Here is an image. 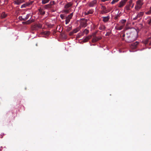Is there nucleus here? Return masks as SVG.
Masks as SVG:
<instances>
[{"label":"nucleus","instance_id":"4468645a","mask_svg":"<svg viewBox=\"0 0 151 151\" xmlns=\"http://www.w3.org/2000/svg\"><path fill=\"white\" fill-rule=\"evenodd\" d=\"M81 29V27L80 26H79L78 27L76 28V29H74L73 31V32L74 33H76L78 32Z\"/></svg>","mask_w":151,"mask_h":151},{"label":"nucleus","instance_id":"6e6552de","mask_svg":"<svg viewBox=\"0 0 151 151\" xmlns=\"http://www.w3.org/2000/svg\"><path fill=\"white\" fill-rule=\"evenodd\" d=\"M124 26V24H123L120 26L118 25L115 27V28L117 30H121L123 29V27Z\"/></svg>","mask_w":151,"mask_h":151},{"label":"nucleus","instance_id":"20e7f679","mask_svg":"<svg viewBox=\"0 0 151 151\" xmlns=\"http://www.w3.org/2000/svg\"><path fill=\"white\" fill-rule=\"evenodd\" d=\"M97 0H94L89 2L88 6L90 7H93L97 3Z\"/></svg>","mask_w":151,"mask_h":151},{"label":"nucleus","instance_id":"f257e3e1","mask_svg":"<svg viewBox=\"0 0 151 151\" xmlns=\"http://www.w3.org/2000/svg\"><path fill=\"white\" fill-rule=\"evenodd\" d=\"M42 27V24L40 23L35 24L32 25L31 29L32 30H37L41 28Z\"/></svg>","mask_w":151,"mask_h":151},{"label":"nucleus","instance_id":"49530a36","mask_svg":"<svg viewBox=\"0 0 151 151\" xmlns=\"http://www.w3.org/2000/svg\"><path fill=\"white\" fill-rule=\"evenodd\" d=\"M125 34H124L123 35V36H122L123 37H125Z\"/></svg>","mask_w":151,"mask_h":151},{"label":"nucleus","instance_id":"412c9836","mask_svg":"<svg viewBox=\"0 0 151 151\" xmlns=\"http://www.w3.org/2000/svg\"><path fill=\"white\" fill-rule=\"evenodd\" d=\"M110 12V11H108L107 10H102L101 11V13L102 14H106Z\"/></svg>","mask_w":151,"mask_h":151},{"label":"nucleus","instance_id":"cd10ccee","mask_svg":"<svg viewBox=\"0 0 151 151\" xmlns=\"http://www.w3.org/2000/svg\"><path fill=\"white\" fill-rule=\"evenodd\" d=\"M126 22V20L125 19H122L121 21V23L123 24H124L125 25V23Z\"/></svg>","mask_w":151,"mask_h":151},{"label":"nucleus","instance_id":"5701e85b","mask_svg":"<svg viewBox=\"0 0 151 151\" xmlns=\"http://www.w3.org/2000/svg\"><path fill=\"white\" fill-rule=\"evenodd\" d=\"M50 0H42V3L43 4H45L49 2Z\"/></svg>","mask_w":151,"mask_h":151},{"label":"nucleus","instance_id":"dca6fc26","mask_svg":"<svg viewBox=\"0 0 151 151\" xmlns=\"http://www.w3.org/2000/svg\"><path fill=\"white\" fill-rule=\"evenodd\" d=\"M144 14V12H140L137 15V17L138 18H141L143 16Z\"/></svg>","mask_w":151,"mask_h":151},{"label":"nucleus","instance_id":"09e8293b","mask_svg":"<svg viewBox=\"0 0 151 151\" xmlns=\"http://www.w3.org/2000/svg\"><path fill=\"white\" fill-rule=\"evenodd\" d=\"M133 6H134V5H133L132 6V8H133Z\"/></svg>","mask_w":151,"mask_h":151},{"label":"nucleus","instance_id":"c85d7f7f","mask_svg":"<svg viewBox=\"0 0 151 151\" xmlns=\"http://www.w3.org/2000/svg\"><path fill=\"white\" fill-rule=\"evenodd\" d=\"M27 6V5L26 4H24L21 5V8H25Z\"/></svg>","mask_w":151,"mask_h":151},{"label":"nucleus","instance_id":"37998d69","mask_svg":"<svg viewBox=\"0 0 151 151\" xmlns=\"http://www.w3.org/2000/svg\"><path fill=\"white\" fill-rule=\"evenodd\" d=\"M109 34L108 32H107V33L105 35L106 36H109Z\"/></svg>","mask_w":151,"mask_h":151},{"label":"nucleus","instance_id":"1a4fd4ad","mask_svg":"<svg viewBox=\"0 0 151 151\" xmlns=\"http://www.w3.org/2000/svg\"><path fill=\"white\" fill-rule=\"evenodd\" d=\"M102 18H103V21L104 22H108L109 19H110V16L108 15L106 17H103Z\"/></svg>","mask_w":151,"mask_h":151},{"label":"nucleus","instance_id":"a18cd8bd","mask_svg":"<svg viewBox=\"0 0 151 151\" xmlns=\"http://www.w3.org/2000/svg\"><path fill=\"white\" fill-rule=\"evenodd\" d=\"M34 2V1H32L31 2V3L30 4H32V3Z\"/></svg>","mask_w":151,"mask_h":151},{"label":"nucleus","instance_id":"a878e982","mask_svg":"<svg viewBox=\"0 0 151 151\" xmlns=\"http://www.w3.org/2000/svg\"><path fill=\"white\" fill-rule=\"evenodd\" d=\"M85 15H87L89 14H92L93 13V12L92 11L90 10L88 11L87 12H85Z\"/></svg>","mask_w":151,"mask_h":151},{"label":"nucleus","instance_id":"603ef678","mask_svg":"<svg viewBox=\"0 0 151 151\" xmlns=\"http://www.w3.org/2000/svg\"><path fill=\"white\" fill-rule=\"evenodd\" d=\"M107 10H108V11H110V10L108 9Z\"/></svg>","mask_w":151,"mask_h":151},{"label":"nucleus","instance_id":"7ed1b4c3","mask_svg":"<svg viewBox=\"0 0 151 151\" xmlns=\"http://www.w3.org/2000/svg\"><path fill=\"white\" fill-rule=\"evenodd\" d=\"M73 13H71L66 17L65 20L66 24H67L70 22L73 16Z\"/></svg>","mask_w":151,"mask_h":151},{"label":"nucleus","instance_id":"2eb2a0df","mask_svg":"<svg viewBox=\"0 0 151 151\" xmlns=\"http://www.w3.org/2000/svg\"><path fill=\"white\" fill-rule=\"evenodd\" d=\"M72 5V4H71V2H69L65 5V8L67 9L71 6Z\"/></svg>","mask_w":151,"mask_h":151},{"label":"nucleus","instance_id":"0eeeda50","mask_svg":"<svg viewBox=\"0 0 151 151\" xmlns=\"http://www.w3.org/2000/svg\"><path fill=\"white\" fill-rule=\"evenodd\" d=\"M24 2L23 0H16L14 1L13 2V3L14 4L18 5Z\"/></svg>","mask_w":151,"mask_h":151},{"label":"nucleus","instance_id":"c03bdc74","mask_svg":"<svg viewBox=\"0 0 151 151\" xmlns=\"http://www.w3.org/2000/svg\"><path fill=\"white\" fill-rule=\"evenodd\" d=\"M132 0H130V1H129V3L130 4H131V3H132Z\"/></svg>","mask_w":151,"mask_h":151},{"label":"nucleus","instance_id":"f8f14e48","mask_svg":"<svg viewBox=\"0 0 151 151\" xmlns=\"http://www.w3.org/2000/svg\"><path fill=\"white\" fill-rule=\"evenodd\" d=\"M142 1L143 0H138L137 1L136 4L142 7L143 4Z\"/></svg>","mask_w":151,"mask_h":151},{"label":"nucleus","instance_id":"393cba45","mask_svg":"<svg viewBox=\"0 0 151 151\" xmlns=\"http://www.w3.org/2000/svg\"><path fill=\"white\" fill-rule=\"evenodd\" d=\"M89 31L88 29H85L83 31V33L87 35L89 33Z\"/></svg>","mask_w":151,"mask_h":151},{"label":"nucleus","instance_id":"39448f33","mask_svg":"<svg viewBox=\"0 0 151 151\" xmlns=\"http://www.w3.org/2000/svg\"><path fill=\"white\" fill-rule=\"evenodd\" d=\"M101 37H98L96 36H94L92 38V42H96L99 40H101Z\"/></svg>","mask_w":151,"mask_h":151},{"label":"nucleus","instance_id":"473e14b6","mask_svg":"<svg viewBox=\"0 0 151 151\" xmlns=\"http://www.w3.org/2000/svg\"><path fill=\"white\" fill-rule=\"evenodd\" d=\"M19 19L20 20H23V21H24V18H23V17L22 16H19Z\"/></svg>","mask_w":151,"mask_h":151},{"label":"nucleus","instance_id":"4be33fe9","mask_svg":"<svg viewBox=\"0 0 151 151\" xmlns=\"http://www.w3.org/2000/svg\"><path fill=\"white\" fill-rule=\"evenodd\" d=\"M141 8V6L136 4L135 7V9L136 10H139Z\"/></svg>","mask_w":151,"mask_h":151},{"label":"nucleus","instance_id":"a19ab883","mask_svg":"<svg viewBox=\"0 0 151 151\" xmlns=\"http://www.w3.org/2000/svg\"><path fill=\"white\" fill-rule=\"evenodd\" d=\"M138 18L137 17V16H136L133 19V20H136V19H137Z\"/></svg>","mask_w":151,"mask_h":151},{"label":"nucleus","instance_id":"9d476101","mask_svg":"<svg viewBox=\"0 0 151 151\" xmlns=\"http://www.w3.org/2000/svg\"><path fill=\"white\" fill-rule=\"evenodd\" d=\"M139 44V42L136 41L132 44V47L133 49H135L137 47Z\"/></svg>","mask_w":151,"mask_h":151},{"label":"nucleus","instance_id":"a211bd4d","mask_svg":"<svg viewBox=\"0 0 151 151\" xmlns=\"http://www.w3.org/2000/svg\"><path fill=\"white\" fill-rule=\"evenodd\" d=\"M7 16V14L4 12H3L1 15V17L2 18H5Z\"/></svg>","mask_w":151,"mask_h":151},{"label":"nucleus","instance_id":"3c124183","mask_svg":"<svg viewBox=\"0 0 151 151\" xmlns=\"http://www.w3.org/2000/svg\"><path fill=\"white\" fill-rule=\"evenodd\" d=\"M122 40H124V38H122Z\"/></svg>","mask_w":151,"mask_h":151},{"label":"nucleus","instance_id":"9b49d317","mask_svg":"<svg viewBox=\"0 0 151 151\" xmlns=\"http://www.w3.org/2000/svg\"><path fill=\"white\" fill-rule=\"evenodd\" d=\"M132 38V37H131L130 36H128L125 40V41L127 42H131L133 41Z\"/></svg>","mask_w":151,"mask_h":151},{"label":"nucleus","instance_id":"8fccbe9b","mask_svg":"<svg viewBox=\"0 0 151 151\" xmlns=\"http://www.w3.org/2000/svg\"><path fill=\"white\" fill-rule=\"evenodd\" d=\"M150 45L151 44V41L150 42Z\"/></svg>","mask_w":151,"mask_h":151},{"label":"nucleus","instance_id":"f3484780","mask_svg":"<svg viewBox=\"0 0 151 151\" xmlns=\"http://www.w3.org/2000/svg\"><path fill=\"white\" fill-rule=\"evenodd\" d=\"M91 36H89L87 37L83 40L84 42H87L88 40L91 38Z\"/></svg>","mask_w":151,"mask_h":151},{"label":"nucleus","instance_id":"2f4dec72","mask_svg":"<svg viewBox=\"0 0 151 151\" xmlns=\"http://www.w3.org/2000/svg\"><path fill=\"white\" fill-rule=\"evenodd\" d=\"M119 1V0H113V1L111 2V4H114L115 3Z\"/></svg>","mask_w":151,"mask_h":151},{"label":"nucleus","instance_id":"7c9ffc66","mask_svg":"<svg viewBox=\"0 0 151 151\" xmlns=\"http://www.w3.org/2000/svg\"><path fill=\"white\" fill-rule=\"evenodd\" d=\"M55 4V2L53 1L50 2V5L52 7V6Z\"/></svg>","mask_w":151,"mask_h":151},{"label":"nucleus","instance_id":"b1692460","mask_svg":"<svg viewBox=\"0 0 151 151\" xmlns=\"http://www.w3.org/2000/svg\"><path fill=\"white\" fill-rule=\"evenodd\" d=\"M106 29V27L105 26L102 25L99 27V29L101 30H105Z\"/></svg>","mask_w":151,"mask_h":151},{"label":"nucleus","instance_id":"58836bf2","mask_svg":"<svg viewBox=\"0 0 151 151\" xmlns=\"http://www.w3.org/2000/svg\"><path fill=\"white\" fill-rule=\"evenodd\" d=\"M71 29V27H69V28H68L67 29V31L68 32L69 31H70Z\"/></svg>","mask_w":151,"mask_h":151},{"label":"nucleus","instance_id":"72a5a7b5","mask_svg":"<svg viewBox=\"0 0 151 151\" xmlns=\"http://www.w3.org/2000/svg\"><path fill=\"white\" fill-rule=\"evenodd\" d=\"M44 33L45 35H48L50 34V32L49 31H45L44 32Z\"/></svg>","mask_w":151,"mask_h":151},{"label":"nucleus","instance_id":"bb28decb","mask_svg":"<svg viewBox=\"0 0 151 151\" xmlns=\"http://www.w3.org/2000/svg\"><path fill=\"white\" fill-rule=\"evenodd\" d=\"M29 14H28L26 15V16L25 17H23V18H24V20L25 21L27 19L29 18Z\"/></svg>","mask_w":151,"mask_h":151},{"label":"nucleus","instance_id":"f03ea898","mask_svg":"<svg viewBox=\"0 0 151 151\" xmlns=\"http://www.w3.org/2000/svg\"><path fill=\"white\" fill-rule=\"evenodd\" d=\"M82 21L81 22L80 25L79 26L81 27H85L87 25V20L84 19H81Z\"/></svg>","mask_w":151,"mask_h":151},{"label":"nucleus","instance_id":"e433bc0d","mask_svg":"<svg viewBox=\"0 0 151 151\" xmlns=\"http://www.w3.org/2000/svg\"><path fill=\"white\" fill-rule=\"evenodd\" d=\"M101 9H102V10H106V7L105 6H102L101 7Z\"/></svg>","mask_w":151,"mask_h":151},{"label":"nucleus","instance_id":"aec40b11","mask_svg":"<svg viewBox=\"0 0 151 151\" xmlns=\"http://www.w3.org/2000/svg\"><path fill=\"white\" fill-rule=\"evenodd\" d=\"M52 8L50 4L44 6V8L45 9H48Z\"/></svg>","mask_w":151,"mask_h":151},{"label":"nucleus","instance_id":"4c0bfd02","mask_svg":"<svg viewBox=\"0 0 151 151\" xmlns=\"http://www.w3.org/2000/svg\"><path fill=\"white\" fill-rule=\"evenodd\" d=\"M60 17H61V18L62 19H63L64 18V16L63 15V14H60Z\"/></svg>","mask_w":151,"mask_h":151},{"label":"nucleus","instance_id":"f704fd0d","mask_svg":"<svg viewBox=\"0 0 151 151\" xmlns=\"http://www.w3.org/2000/svg\"><path fill=\"white\" fill-rule=\"evenodd\" d=\"M120 17V15H116L114 18V19L115 20H116L118 19Z\"/></svg>","mask_w":151,"mask_h":151},{"label":"nucleus","instance_id":"ea45409f","mask_svg":"<svg viewBox=\"0 0 151 151\" xmlns=\"http://www.w3.org/2000/svg\"><path fill=\"white\" fill-rule=\"evenodd\" d=\"M73 34H74V33H73V32L72 31V32H70L69 33V35L70 36H71V35H73Z\"/></svg>","mask_w":151,"mask_h":151},{"label":"nucleus","instance_id":"c9c22d12","mask_svg":"<svg viewBox=\"0 0 151 151\" xmlns=\"http://www.w3.org/2000/svg\"><path fill=\"white\" fill-rule=\"evenodd\" d=\"M126 9L127 10H130L129 9V6H125Z\"/></svg>","mask_w":151,"mask_h":151},{"label":"nucleus","instance_id":"c756f323","mask_svg":"<svg viewBox=\"0 0 151 151\" xmlns=\"http://www.w3.org/2000/svg\"><path fill=\"white\" fill-rule=\"evenodd\" d=\"M147 22L148 24L151 25V18L147 20Z\"/></svg>","mask_w":151,"mask_h":151},{"label":"nucleus","instance_id":"6ab92c4d","mask_svg":"<svg viewBox=\"0 0 151 151\" xmlns=\"http://www.w3.org/2000/svg\"><path fill=\"white\" fill-rule=\"evenodd\" d=\"M32 22V20H29L26 22H22V23L23 24H29L31 23Z\"/></svg>","mask_w":151,"mask_h":151},{"label":"nucleus","instance_id":"79ce46f5","mask_svg":"<svg viewBox=\"0 0 151 151\" xmlns=\"http://www.w3.org/2000/svg\"><path fill=\"white\" fill-rule=\"evenodd\" d=\"M64 11L65 12L67 13H68L69 12V10H65Z\"/></svg>","mask_w":151,"mask_h":151},{"label":"nucleus","instance_id":"ddd939ff","mask_svg":"<svg viewBox=\"0 0 151 151\" xmlns=\"http://www.w3.org/2000/svg\"><path fill=\"white\" fill-rule=\"evenodd\" d=\"M38 10L40 14L42 15H43L45 14V12L43 10V9L40 8V9H39Z\"/></svg>","mask_w":151,"mask_h":151},{"label":"nucleus","instance_id":"423d86ee","mask_svg":"<svg viewBox=\"0 0 151 151\" xmlns=\"http://www.w3.org/2000/svg\"><path fill=\"white\" fill-rule=\"evenodd\" d=\"M127 0H123L121 1L119 3V5L118 7H122L125 4Z\"/></svg>","mask_w":151,"mask_h":151},{"label":"nucleus","instance_id":"de8ad7c7","mask_svg":"<svg viewBox=\"0 0 151 151\" xmlns=\"http://www.w3.org/2000/svg\"><path fill=\"white\" fill-rule=\"evenodd\" d=\"M148 41L147 40L146 41V42H145V44H147V43Z\"/></svg>","mask_w":151,"mask_h":151}]
</instances>
